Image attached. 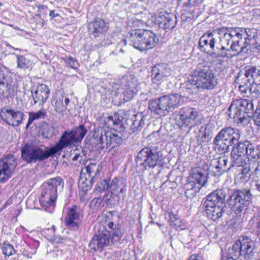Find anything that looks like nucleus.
Segmentation results:
<instances>
[{"mask_svg":"<svg viewBox=\"0 0 260 260\" xmlns=\"http://www.w3.org/2000/svg\"><path fill=\"white\" fill-rule=\"evenodd\" d=\"M214 31L219 35L221 49L234 52V55L245 52L244 49L248 46L250 49L260 47V38L254 28L222 27Z\"/></svg>","mask_w":260,"mask_h":260,"instance_id":"1","label":"nucleus"},{"mask_svg":"<svg viewBox=\"0 0 260 260\" xmlns=\"http://www.w3.org/2000/svg\"><path fill=\"white\" fill-rule=\"evenodd\" d=\"M74 143L76 142L71 131H66L62 133L58 142L47 150H44L42 146L34 147L26 144L21 149V157L28 163H36L38 160L41 161L48 158Z\"/></svg>","mask_w":260,"mask_h":260,"instance_id":"2","label":"nucleus"},{"mask_svg":"<svg viewBox=\"0 0 260 260\" xmlns=\"http://www.w3.org/2000/svg\"><path fill=\"white\" fill-rule=\"evenodd\" d=\"M135 48L143 51L154 48L158 43L159 38L152 31L138 29L128 32L125 40Z\"/></svg>","mask_w":260,"mask_h":260,"instance_id":"3","label":"nucleus"},{"mask_svg":"<svg viewBox=\"0 0 260 260\" xmlns=\"http://www.w3.org/2000/svg\"><path fill=\"white\" fill-rule=\"evenodd\" d=\"M63 180L60 177L48 179L42 184V191L40 202L46 207L54 206L58 193L63 189Z\"/></svg>","mask_w":260,"mask_h":260,"instance_id":"4","label":"nucleus"},{"mask_svg":"<svg viewBox=\"0 0 260 260\" xmlns=\"http://www.w3.org/2000/svg\"><path fill=\"white\" fill-rule=\"evenodd\" d=\"M92 139L95 145L102 149L114 148L119 146L122 142L121 132L112 133L107 131L105 128L98 127L92 132Z\"/></svg>","mask_w":260,"mask_h":260,"instance_id":"5","label":"nucleus"},{"mask_svg":"<svg viewBox=\"0 0 260 260\" xmlns=\"http://www.w3.org/2000/svg\"><path fill=\"white\" fill-rule=\"evenodd\" d=\"M252 109L253 105L251 101L243 99H236L229 108V116L237 123H244L248 119V114Z\"/></svg>","mask_w":260,"mask_h":260,"instance_id":"6","label":"nucleus"},{"mask_svg":"<svg viewBox=\"0 0 260 260\" xmlns=\"http://www.w3.org/2000/svg\"><path fill=\"white\" fill-rule=\"evenodd\" d=\"M180 99V95L177 93L164 95L150 101L149 109L157 115H164L166 112H168L172 108L179 104Z\"/></svg>","mask_w":260,"mask_h":260,"instance_id":"7","label":"nucleus"},{"mask_svg":"<svg viewBox=\"0 0 260 260\" xmlns=\"http://www.w3.org/2000/svg\"><path fill=\"white\" fill-rule=\"evenodd\" d=\"M251 198L252 194L249 189H238L230 196L228 203L232 210L238 214L246 209Z\"/></svg>","mask_w":260,"mask_h":260,"instance_id":"8","label":"nucleus"},{"mask_svg":"<svg viewBox=\"0 0 260 260\" xmlns=\"http://www.w3.org/2000/svg\"><path fill=\"white\" fill-rule=\"evenodd\" d=\"M197 88L212 89L217 84V79L214 74L206 65L198 63L196 68Z\"/></svg>","mask_w":260,"mask_h":260,"instance_id":"9","label":"nucleus"},{"mask_svg":"<svg viewBox=\"0 0 260 260\" xmlns=\"http://www.w3.org/2000/svg\"><path fill=\"white\" fill-rule=\"evenodd\" d=\"M164 157L156 155L151 152H147L142 149L137 155V163L143 167V170L151 168L156 166L162 167L164 164Z\"/></svg>","mask_w":260,"mask_h":260,"instance_id":"10","label":"nucleus"},{"mask_svg":"<svg viewBox=\"0 0 260 260\" xmlns=\"http://www.w3.org/2000/svg\"><path fill=\"white\" fill-rule=\"evenodd\" d=\"M83 218V210L79 206L74 205L68 209L64 219L65 223L67 226L76 231L79 229Z\"/></svg>","mask_w":260,"mask_h":260,"instance_id":"11","label":"nucleus"},{"mask_svg":"<svg viewBox=\"0 0 260 260\" xmlns=\"http://www.w3.org/2000/svg\"><path fill=\"white\" fill-rule=\"evenodd\" d=\"M216 40L213 38V34L211 33L208 35L202 36L199 41V46L201 50L204 52H209L210 49L216 51L218 55L221 56H227L228 53L226 50L221 49L220 42L218 46L215 49Z\"/></svg>","mask_w":260,"mask_h":260,"instance_id":"12","label":"nucleus"},{"mask_svg":"<svg viewBox=\"0 0 260 260\" xmlns=\"http://www.w3.org/2000/svg\"><path fill=\"white\" fill-rule=\"evenodd\" d=\"M17 162L15 157L12 155H9L0 159V182H5L11 176Z\"/></svg>","mask_w":260,"mask_h":260,"instance_id":"13","label":"nucleus"},{"mask_svg":"<svg viewBox=\"0 0 260 260\" xmlns=\"http://www.w3.org/2000/svg\"><path fill=\"white\" fill-rule=\"evenodd\" d=\"M110 232L105 228L98 231L91 240L89 246L94 251L101 250L111 242Z\"/></svg>","mask_w":260,"mask_h":260,"instance_id":"14","label":"nucleus"},{"mask_svg":"<svg viewBox=\"0 0 260 260\" xmlns=\"http://www.w3.org/2000/svg\"><path fill=\"white\" fill-rule=\"evenodd\" d=\"M0 115L3 121L12 126H18L20 125L24 116L21 111L6 108L2 110Z\"/></svg>","mask_w":260,"mask_h":260,"instance_id":"15","label":"nucleus"},{"mask_svg":"<svg viewBox=\"0 0 260 260\" xmlns=\"http://www.w3.org/2000/svg\"><path fill=\"white\" fill-rule=\"evenodd\" d=\"M237 144L231 152L233 166H243L246 164L244 157L247 149V145H248V141H240L237 142Z\"/></svg>","mask_w":260,"mask_h":260,"instance_id":"16","label":"nucleus"},{"mask_svg":"<svg viewBox=\"0 0 260 260\" xmlns=\"http://www.w3.org/2000/svg\"><path fill=\"white\" fill-rule=\"evenodd\" d=\"M30 92L34 101L32 105L38 103L39 106H43L48 99L50 94L49 88L44 84H38L36 89L31 88Z\"/></svg>","mask_w":260,"mask_h":260,"instance_id":"17","label":"nucleus"},{"mask_svg":"<svg viewBox=\"0 0 260 260\" xmlns=\"http://www.w3.org/2000/svg\"><path fill=\"white\" fill-rule=\"evenodd\" d=\"M127 113L124 111H119L113 115L107 117L105 123L109 126H113L114 130L118 132H123L125 129L123 121L127 120Z\"/></svg>","mask_w":260,"mask_h":260,"instance_id":"18","label":"nucleus"},{"mask_svg":"<svg viewBox=\"0 0 260 260\" xmlns=\"http://www.w3.org/2000/svg\"><path fill=\"white\" fill-rule=\"evenodd\" d=\"M152 80L154 83L159 84L167 80L171 75V71L165 63H159L154 66L151 70Z\"/></svg>","mask_w":260,"mask_h":260,"instance_id":"19","label":"nucleus"},{"mask_svg":"<svg viewBox=\"0 0 260 260\" xmlns=\"http://www.w3.org/2000/svg\"><path fill=\"white\" fill-rule=\"evenodd\" d=\"M216 136L232 145H235L241 137L239 130L232 127L222 128Z\"/></svg>","mask_w":260,"mask_h":260,"instance_id":"20","label":"nucleus"},{"mask_svg":"<svg viewBox=\"0 0 260 260\" xmlns=\"http://www.w3.org/2000/svg\"><path fill=\"white\" fill-rule=\"evenodd\" d=\"M225 193L222 189L216 190L207 196L204 206H225Z\"/></svg>","mask_w":260,"mask_h":260,"instance_id":"21","label":"nucleus"},{"mask_svg":"<svg viewBox=\"0 0 260 260\" xmlns=\"http://www.w3.org/2000/svg\"><path fill=\"white\" fill-rule=\"evenodd\" d=\"M242 257L244 259H249L253 258L254 255L253 252L254 244L253 241L248 238H243L238 241Z\"/></svg>","mask_w":260,"mask_h":260,"instance_id":"22","label":"nucleus"},{"mask_svg":"<svg viewBox=\"0 0 260 260\" xmlns=\"http://www.w3.org/2000/svg\"><path fill=\"white\" fill-rule=\"evenodd\" d=\"M157 21L159 26L165 29H172L176 24V18L173 14L167 13H160Z\"/></svg>","mask_w":260,"mask_h":260,"instance_id":"23","label":"nucleus"},{"mask_svg":"<svg viewBox=\"0 0 260 260\" xmlns=\"http://www.w3.org/2000/svg\"><path fill=\"white\" fill-rule=\"evenodd\" d=\"M13 83V79L9 74L0 73V98L9 94Z\"/></svg>","mask_w":260,"mask_h":260,"instance_id":"24","label":"nucleus"},{"mask_svg":"<svg viewBox=\"0 0 260 260\" xmlns=\"http://www.w3.org/2000/svg\"><path fill=\"white\" fill-rule=\"evenodd\" d=\"M195 171L192 169L189 172V174L187 177V182L185 185L186 197L190 199H192L195 196Z\"/></svg>","mask_w":260,"mask_h":260,"instance_id":"25","label":"nucleus"},{"mask_svg":"<svg viewBox=\"0 0 260 260\" xmlns=\"http://www.w3.org/2000/svg\"><path fill=\"white\" fill-rule=\"evenodd\" d=\"M108 27L105 21L103 19L97 18L92 22L89 27L90 32L96 37L99 34L106 32Z\"/></svg>","mask_w":260,"mask_h":260,"instance_id":"26","label":"nucleus"},{"mask_svg":"<svg viewBox=\"0 0 260 260\" xmlns=\"http://www.w3.org/2000/svg\"><path fill=\"white\" fill-rule=\"evenodd\" d=\"M225 206H205V211L208 218L215 221L222 216Z\"/></svg>","mask_w":260,"mask_h":260,"instance_id":"27","label":"nucleus"},{"mask_svg":"<svg viewBox=\"0 0 260 260\" xmlns=\"http://www.w3.org/2000/svg\"><path fill=\"white\" fill-rule=\"evenodd\" d=\"M121 88L124 90L134 91L137 86V80L132 75H127L122 77L119 80V83Z\"/></svg>","mask_w":260,"mask_h":260,"instance_id":"28","label":"nucleus"},{"mask_svg":"<svg viewBox=\"0 0 260 260\" xmlns=\"http://www.w3.org/2000/svg\"><path fill=\"white\" fill-rule=\"evenodd\" d=\"M246 78L251 79L252 84L260 85V70L255 67H250L247 68L244 73Z\"/></svg>","mask_w":260,"mask_h":260,"instance_id":"29","label":"nucleus"},{"mask_svg":"<svg viewBox=\"0 0 260 260\" xmlns=\"http://www.w3.org/2000/svg\"><path fill=\"white\" fill-rule=\"evenodd\" d=\"M228 159L225 156L219 157L217 159H215L214 163L215 164L214 168L215 172L218 174H223L229 170L231 165H228Z\"/></svg>","mask_w":260,"mask_h":260,"instance_id":"30","label":"nucleus"},{"mask_svg":"<svg viewBox=\"0 0 260 260\" xmlns=\"http://www.w3.org/2000/svg\"><path fill=\"white\" fill-rule=\"evenodd\" d=\"M207 170V166H206L203 169L200 167H196V183H198L201 186V187H198L199 189L204 186L207 181V176L208 175Z\"/></svg>","mask_w":260,"mask_h":260,"instance_id":"31","label":"nucleus"},{"mask_svg":"<svg viewBox=\"0 0 260 260\" xmlns=\"http://www.w3.org/2000/svg\"><path fill=\"white\" fill-rule=\"evenodd\" d=\"M145 118L142 114H137L133 115L132 119V124L131 129L134 133L142 129L145 124Z\"/></svg>","mask_w":260,"mask_h":260,"instance_id":"32","label":"nucleus"},{"mask_svg":"<svg viewBox=\"0 0 260 260\" xmlns=\"http://www.w3.org/2000/svg\"><path fill=\"white\" fill-rule=\"evenodd\" d=\"M64 96H53L51 99V105L54 107L55 112L59 114L63 115V112L66 111V105L63 104Z\"/></svg>","mask_w":260,"mask_h":260,"instance_id":"33","label":"nucleus"},{"mask_svg":"<svg viewBox=\"0 0 260 260\" xmlns=\"http://www.w3.org/2000/svg\"><path fill=\"white\" fill-rule=\"evenodd\" d=\"M239 256L242 257V253L239 242H236L231 248L228 249L227 256L222 257V260H236Z\"/></svg>","mask_w":260,"mask_h":260,"instance_id":"34","label":"nucleus"},{"mask_svg":"<svg viewBox=\"0 0 260 260\" xmlns=\"http://www.w3.org/2000/svg\"><path fill=\"white\" fill-rule=\"evenodd\" d=\"M70 131L76 143L81 142L87 132V130L83 124H80L78 126L72 128Z\"/></svg>","mask_w":260,"mask_h":260,"instance_id":"35","label":"nucleus"},{"mask_svg":"<svg viewBox=\"0 0 260 260\" xmlns=\"http://www.w3.org/2000/svg\"><path fill=\"white\" fill-rule=\"evenodd\" d=\"M213 143L215 145V149L217 150L220 153H224L229 151L230 146L232 145L217 136L214 138Z\"/></svg>","mask_w":260,"mask_h":260,"instance_id":"36","label":"nucleus"},{"mask_svg":"<svg viewBox=\"0 0 260 260\" xmlns=\"http://www.w3.org/2000/svg\"><path fill=\"white\" fill-rule=\"evenodd\" d=\"M94 180L87 177L85 174H81L78 181V185L83 191L88 190L92 186Z\"/></svg>","mask_w":260,"mask_h":260,"instance_id":"37","label":"nucleus"},{"mask_svg":"<svg viewBox=\"0 0 260 260\" xmlns=\"http://www.w3.org/2000/svg\"><path fill=\"white\" fill-rule=\"evenodd\" d=\"M87 176L95 180L98 175L101 172L102 167L95 163L89 164L85 168Z\"/></svg>","mask_w":260,"mask_h":260,"instance_id":"38","label":"nucleus"},{"mask_svg":"<svg viewBox=\"0 0 260 260\" xmlns=\"http://www.w3.org/2000/svg\"><path fill=\"white\" fill-rule=\"evenodd\" d=\"M46 111L44 109H41L37 112H29V117L27 123L26 125V128H28V127L34 120H38L41 118H44L45 116H46Z\"/></svg>","mask_w":260,"mask_h":260,"instance_id":"39","label":"nucleus"},{"mask_svg":"<svg viewBox=\"0 0 260 260\" xmlns=\"http://www.w3.org/2000/svg\"><path fill=\"white\" fill-rule=\"evenodd\" d=\"M241 83L239 86L240 91L244 94H247V92H249V88L251 87L252 83L251 79L246 78L244 76L242 78Z\"/></svg>","mask_w":260,"mask_h":260,"instance_id":"40","label":"nucleus"},{"mask_svg":"<svg viewBox=\"0 0 260 260\" xmlns=\"http://www.w3.org/2000/svg\"><path fill=\"white\" fill-rule=\"evenodd\" d=\"M17 58V67L25 70L28 68L30 61L23 55H16Z\"/></svg>","mask_w":260,"mask_h":260,"instance_id":"41","label":"nucleus"},{"mask_svg":"<svg viewBox=\"0 0 260 260\" xmlns=\"http://www.w3.org/2000/svg\"><path fill=\"white\" fill-rule=\"evenodd\" d=\"M110 180L104 179L98 183L95 188V192L96 193H101L109 188Z\"/></svg>","mask_w":260,"mask_h":260,"instance_id":"42","label":"nucleus"},{"mask_svg":"<svg viewBox=\"0 0 260 260\" xmlns=\"http://www.w3.org/2000/svg\"><path fill=\"white\" fill-rule=\"evenodd\" d=\"M247 149L246 150V154L251 156L254 159H258L259 158L258 154V150L255 149L254 145L248 141V145H247Z\"/></svg>","mask_w":260,"mask_h":260,"instance_id":"43","label":"nucleus"},{"mask_svg":"<svg viewBox=\"0 0 260 260\" xmlns=\"http://www.w3.org/2000/svg\"><path fill=\"white\" fill-rule=\"evenodd\" d=\"M110 233L111 235L110 240L112 243L118 242L122 237V233L120 227L119 228H115L114 231H111Z\"/></svg>","mask_w":260,"mask_h":260,"instance_id":"44","label":"nucleus"},{"mask_svg":"<svg viewBox=\"0 0 260 260\" xmlns=\"http://www.w3.org/2000/svg\"><path fill=\"white\" fill-rule=\"evenodd\" d=\"M185 117L184 118V123L188 124L191 121H194L195 116L194 115V110L192 108H187L185 112Z\"/></svg>","mask_w":260,"mask_h":260,"instance_id":"45","label":"nucleus"},{"mask_svg":"<svg viewBox=\"0 0 260 260\" xmlns=\"http://www.w3.org/2000/svg\"><path fill=\"white\" fill-rule=\"evenodd\" d=\"M2 249L3 254L6 256H10L15 253L13 246L8 243H4Z\"/></svg>","mask_w":260,"mask_h":260,"instance_id":"46","label":"nucleus"},{"mask_svg":"<svg viewBox=\"0 0 260 260\" xmlns=\"http://www.w3.org/2000/svg\"><path fill=\"white\" fill-rule=\"evenodd\" d=\"M65 63L70 67L74 69H77L79 67L78 61L71 56L66 57L63 58Z\"/></svg>","mask_w":260,"mask_h":260,"instance_id":"47","label":"nucleus"},{"mask_svg":"<svg viewBox=\"0 0 260 260\" xmlns=\"http://www.w3.org/2000/svg\"><path fill=\"white\" fill-rule=\"evenodd\" d=\"M249 93L253 98L257 99L260 97V85L252 84L249 88Z\"/></svg>","mask_w":260,"mask_h":260,"instance_id":"48","label":"nucleus"},{"mask_svg":"<svg viewBox=\"0 0 260 260\" xmlns=\"http://www.w3.org/2000/svg\"><path fill=\"white\" fill-rule=\"evenodd\" d=\"M113 216V212L109 211L107 214L106 215V221L107 222V226L111 231H114V229L115 228H119L120 225L118 224H114V222L112 221H110L111 217Z\"/></svg>","mask_w":260,"mask_h":260,"instance_id":"49","label":"nucleus"},{"mask_svg":"<svg viewBox=\"0 0 260 260\" xmlns=\"http://www.w3.org/2000/svg\"><path fill=\"white\" fill-rule=\"evenodd\" d=\"M58 134V127L54 125H51L49 127L46 132L44 133V136L46 138H50Z\"/></svg>","mask_w":260,"mask_h":260,"instance_id":"50","label":"nucleus"},{"mask_svg":"<svg viewBox=\"0 0 260 260\" xmlns=\"http://www.w3.org/2000/svg\"><path fill=\"white\" fill-rule=\"evenodd\" d=\"M144 149L147 150V152H151L154 154H155V152H156V155L157 156H163L158 144L154 145L149 147L144 148Z\"/></svg>","mask_w":260,"mask_h":260,"instance_id":"51","label":"nucleus"},{"mask_svg":"<svg viewBox=\"0 0 260 260\" xmlns=\"http://www.w3.org/2000/svg\"><path fill=\"white\" fill-rule=\"evenodd\" d=\"M119 188V180L117 178H114L109 184V188L111 191H117Z\"/></svg>","mask_w":260,"mask_h":260,"instance_id":"52","label":"nucleus"},{"mask_svg":"<svg viewBox=\"0 0 260 260\" xmlns=\"http://www.w3.org/2000/svg\"><path fill=\"white\" fill-rule=\"evenodd\" d=\"M114 192L110 191L106 192L104 196V199H105V202L106 203H110L111 201V198H112L113 194Z\"/></svg>","mask_w":260,"mask_h":260,"instance_id":"53","label":"nucleus"},{"mask_svg":"<svg viewBox=\"0 0 260 260\" xmlns=\"http://www.w3.org/2000/svg\"><path fill=\"white\" fill-rule=\"evenodd\" d=\"M37 8L38 9V11H39V15H41V13L42 12H45V11H46L48 9V7L47 6H44V5H41V4H39L38 5H37Z\"/></svg>","mask_w":260,"mask_h":260,"instance_id":"54","label":"nucleus"},{"mask_svg":"<svg viewBox=\"0 0 260 260\" xmlns=\"http://www.w3.org/2000/svg\"><path fill=\"white\" fill-rule=\"evenodd\" d=\"M193 82H194L193 80H189L187 81L186 83V89L190 90V89H191L192 88H193L195 85V83H194Z\"/></svg>","mask_w":260,"mask_h":260,"instance_id":"55","label":"nucleus"},{"mask_svg":"<svg viewBox=\"0 0 260 260\" xmlns=\"http://www.w3.org/2000/svg\"><path fill=\"white\" fill-rule=\"evenodd\" d=\"M256 112L258 113V117L256 120V122L257 123V125L260 126V102L257 107Z\"/></svg>","mask_w":260,"mask_h":260,"instance_id":"56","label":"nucleus"},{"mask_svg":"<svg viewBox=\"0 0 260 260\" xmlns=\"http://www.w3.org/2000/svg\"><path fill=\"white\" fill-rule=\"evenodd\" d=\"M59 15L57 13H55V11L54 10H51L49 13V16L51 18H54L58 16Z\"/></svg>","mask_w":260,"mask_h":260,"instance_id":"57","label":"nucleus"},{"mask_svg":"<svg viewBox=\"0 0 260 260\" xmlns=\"http://www.w3.org/2000/svg\"><path fill=\"white\" fill-rule=\"evenodd\" d=\"M126 190V186L124 185L120 188L119 193H121L122 195H123L124 197H125Z\"/></svg>","mask_w":260,"mask_h":260,"instance_id":"58","label":"nucleus"},{"mask_svg":"<svg viewBox=\"0 0 260 260\" xmlns=\"http://www.w3.org/2000/svg\"><path fill=\"white\" fill-rule=\"evenodd\" d=\"M249 171H250V169H249V168H247V167H245V168H243V169H242V171H241V172H242V174L243 175H246V174H247V173H249Z\"/></svg>","mask_w":260,"mask_h":260,"instance_id":"59","label":"nucleus"},{"mask_svg":"<svg viewBox=\"0 0 260 260\" xmlns=\"http://www.w3.org/2000/svg\"><path fill=\"white\" fill-rule=\"evenodd\" d=\"M170 219L171 222H172V224H174L175 225H180V221L179 220H176V221H175L173 220V218L172 217L170 218Z\"/></svg>","mask_w":260,"mask_h":260,"instance_id":"60","label":"nucleus"},{"mask_svg":"<svg viewBox=\"0 0 260 260\" xmlns=\"http://www.w3.org/2000/svg\"><path fill=\"white\" fill-rule=\"evenodd\" d=\"M255 186L256 187V190L260 192V180L256 181Z\"/></svg>","mask_w":260,"mask_h":260,"instance_id":"61","label":"nucleus"},{"mask_svg":"<svg viewBox=\"0 0 260 260\" xmlns=\"http://www.w3.org/2000/svg\"><path fill=\"white\" fill-rule=\"evenodd\" d=\"M63 102H64L63 104H64V105H66V108H67V106L69 104V103L70 102V100L68 98L64 97Z\"/></svg>","mask_w":260,"mask_h":260,"instance_id":"62","label":"nucleus"},{"mask_svg":"<svg viewBox=\"0 0 260 260\" xmlns=\"http://www.w3.org/2000/svg\"><path fill=\"white\" fill-rule=\"evenodd\" d=\"M79 156V154H76L73 156V158H72V160H73V161H76V160H77L78 159Z\"/></svg>","mask_w":260,"mask_h":260,"instance_id":"63","label":"nucleus"},{"mask_svg":"<svg viewBox=\"0 0 260 260\" xmlns=\"http://www.w3.org/2000/svg\"><path fill=\"white\" fill-rule=\"evenodd\" d=\"M188 260H195V255L192 254Z\"/></svg>","mask_w":260,"mask_h":260,"instance_id":"64","label":"nucleus"}]
</instances>
